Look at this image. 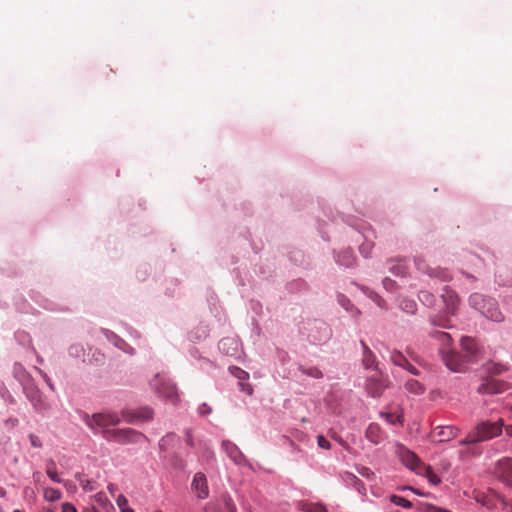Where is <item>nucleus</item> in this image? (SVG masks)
Segmentation results:
<instances>
[{"label":"nucleus","instance_id":"nucleus-1","mask_svg":"<svg viewBox=\"0 0 512 512\" xmlns=\"http://www.w3.org/2000/svg\"><path fill=\"white\" fill-rule=\"evenodd\" d=\"M504 427L503 419H498L495 422L486 420L480 421L468 434L459 442V445L476 444L480 442L489 441L502 434Z\"/></svg>","mask_w":512,"mask_h":512},{"label":"nucleus","instance_id":"nucleus-2","mask_svg":"<svg viewBox=\"0 0 512 512\" xmlns=\"http://www.w3.org/2000/svg\"><path fill=\"white\" fill-rule=\"evenodd\" d=\"M470 305L478 310L487 319L494 322H502L504 315L500 311L497 302L479 293H473L469 297Z\"/></svg>","mask_w":512,"mask_h":512},{"label":"nucleus","instance_id":"nucleus-3","mask_svg":"<svg viewBox=\"0 0 512 512\" xmlns=\"http://www.w3.org/2000/svg\"><path fill=\"white\" fill-rule=\"evenodd\" d=\"M104 436L107 440L121 444L137 443L140 439H146L145 435L131 428L107 430L104 432Z\"/></svg>","mask_w":512,"mask_h":512},{"label":"nucleus","instance_id":"nucleus-4","mask_svg":"<svg viewBox=\"0 0 512 512\" xmlns=\"http://www.w3.org/2000/svg\"><path fill=\"white\" fill-rule=\"evenodd\" d=\"M440 354L446 367L452 372H464L465 363L468 362L466 358L454 350H445L440 348Z\"/></svg>","mask_w":512,"mask_h":512},{"label":"nucleus","instance_id":"nucleus-5","mask_svg":"<svg viewBox=\"0 0 512 512\" xmlns=\"http://www.w3.org/2000/svg\"><path fill=\"white\" fill-rule=\"evenodd\" d=\"M85 421L93 429L95 426L108 427L117 425L121 422V418L116 413L101 412L93 414L91 418L87 415Z\"/></svg>","mask_w":512,"mask_h":512},{"label":"nucleus","instance_id":"nucleus-6","mask_svg":"<svg viewBox=\"0 0 512 512\" xmlns=\"http://www.w3.org/2000/svg\"><path fill=\"white\" fill-rule=\"evenodd\" d=\"M387 386V379L384 378L383 375L378 371H375L374 374L367 379L366 383V389L368 393L373 397L380 396L387 388Z\"/></svg>","mask_w":512,"mask_h":512},{"label":"nucleus","instance_id":"nucleus-7","mask_svg":"<svg viewBox=\"0 0 512 512\" xmlns=\"http://www.w3.org/2000/svg\"><path fill=\"white\" fill-rule=\"evenodd\" d=\"M122 417L126 422L134 423L137 421L145 422L153 418V411L149 407H142L135 410H123Z\"/></svg>","mask_w":512,"mask_h":512},{"label":"nucleus","instance_id":"nucleus-8","mask_svg":"<svg viewBox=\"0 0 512 512\" xmlns=\"http://www.w3.org/2000/svg\"><path fill=\"white\" fill-rule=\"evenodd\" d=\"M159 381H160L159 384H156V383L154 384L156 386V389H157V392L159 393V395L161 397L167 399L168 401H170L173 404L177 403L178 392H177L176 386L170 381H166V380H159Z\"/></svg>","mask_w":512,"mask_h":512},{"label":"nucleus","instance_id":"nucleus-9","mask_svg":"<svg viewBox=\"0 0 512 512\" xmlns=\"http://www.w3.org/2000/svg\"><path fill=\"white\" fill-rule=\"evenodd\" d=\"M442 300L445 305V311L447 314L454 315L457 311L459 298L458 295L448 287L443 289V293L441 295Z\"/></svg>","mask_w":512,"mask_h":512},{"label":"nucleus","instance_id":"nucleus-10","mask_svg":"<svg viewBox=\"0 0 512 512\" xmlns=\"http://www.w3.org/2000/svg\"><path fill=\"white\" fill-rule=\"evenodd\" d=\"M459 433V429L454 426H438L432 432V438L438 442H445L453 439Z\"/></svg>","mask_w":512,"mask_h":512},{"label":"nucleus","instance_id":"nucleus-11","mask_svg":"<svg viewBox=\"0 0 512 512\" xmlns=\"http://www.w3.org/2000/svg\"><path fill=\"white\" fill-rule=\"evenodd\" d=\"M505 389V383L493 378L486 379L477 389L480 394H497Z\"/></svg>","mask_w":512,"mask_h":512},{"label":"nucleus","instance_id":"nucleus-12","mask_svg":"<svg viewBox=\"0 0 512 512\" xmlns=\"http://www.w3.org/2000/svg\"><path fill=\"white\" fill-rule=\"evenodd\" d=\"M416 267L418 270L427 273L429 276L439 278L442 281H449L451 279V275L447 270L430 268L421 259L416 260Z\"/></svg>","mask_w":512,"mask_h":512},{"label":"nucleus","instance_id":"nucleus-13","mask_svg":"<svg viewBox=\"0 0 512 512\" xmlns=\"http://www.w3.org/2000/svg\"><path fill=\"white\" fill-rule=\"evenodd\" d=\"M495 474L505 480H511L512 479V458L505 457L500 459L495 467Z\"/></svg>","mask_w":512,"mask_h":512},{"label":"nucleus","instance_id":"nucleus-14","mask_svg":"<svg viewBox=\"0 0 512 512\" xmlns=\"http://www.w3.org/2000/svg\"><path fill=\"white\" fill-rule=\"evenodd\" d=\"M192 488L196 492L198 498L204 499L208 496L209 490L207 485V479L203 473H196L193 481Z\"/></svg>","mask_w":512,"mask_h":512},{"label":"nucleus","instance_id":"nucleus-15","mask_svg":"<svg viewBox=\"0 0 512 512\" xmlns=\"http://www.w3.org/2000/svg\"><path fill=\"white\" fill-rule=\"evenodd\" d=\"M222 448L228 457L236 464H242L245 461V457L240 449L231 441H223Z\"/></svg>","mask_w":512,"mask_h":512},{"label":"nucleus","instance_id":"nucleus-16","mask_svg":"<svg viewBox=\"0 0 512 512\" xmlns=\"http://www.w3.org/2000/svg\"><path fill=\"white\" fill-rule=\"evenodd\" d=\"M402 461L411 470L415 471L418 474L422 473L421 468L424 466V464L414 453L410 451L404 452L402 455Z\"/></svg>","mask_w":512,"mask_h":512},{"label":"nucleus","instance_id":"nucleus-17","mask_svg":"<svg viewBox=\"0 0 512 512\" xmlns=\"http://www.w3.org/2000/svg\"><path fill=\"white\" fill-rule=\"evenodd\" d=\"M462 349L465 351L464 357L467 361H473L477 353V344L474 339L469 337H463L461 340Z\"/></svg>","mask_w":512,"mask_h":512},{"label":"nucleus","instance_id":"nucleus-18","mask_svg":"<svg viewBox=\"0 0 512 512\" xmlns=\"http://www.w3.org/2000/svg\"><path fill=\"white\" fill-rule=\"evenodd\" d=\"M366 438L373 444H379L384 439V434L380 426L376 423H371L365 432Z\"/></svg>","mask_w":512,"mask_h":512},{"label":"nucleus","instance_id":"nucleus-19","mask_svg":"<svg viewBox=\"0 0 512 512\" xmlns=\"http://www.w3.org/2000/svg\"><path fill=\"white\" fill-rule=\"evenodd\" d=\"M391 266L389 270L394 274L395 276H405L407 273L408 266L406 264V261L404 259H396L390 261Z\"/></svg>","mask_w":512,"mask_h":512},{"label":"nucleus","instance_id":"nucleus-20","mask_svg":"<svg viewBox=\"0 0 512 512\" xmlns=\"http://www.w3.org/2000/svg\"><path fill=\"white\" fill-rule=\"evenodd\" d=\"M361 345L363 347V358H362L363 365L366 369H371L375 365V355L369 349V347L366 345V343L364 341H361Z\"/></svg>","mask_w":512,"mask_h":512},{"label":"nucleus","instance_id":"nucleus-21","mask_svg":"<svg viewBox=\"0 0 512 512\" xmlns=\"http://www.w3.org/2000/svg\"><path fill=\"white\" fill-rule=\"evenodd\" d=\"M46 474L47 476L56 483H61L62 479L59 477L57 473L56 463L53 460H49L46 465Z\"/></svg>","mask_w":512,"mask_h":512},{"label":"nucleus","instance_id":"nucleus-22","mask_svg":"<svg viewBox=\"0 0 512 512\" xmlns=\"http://www.w3.org/2000/svg\"><path fill=\"white\" fill-rule=\"evenodd\" d=\"M405 388L410 393L420 395L424 392V386L417 380L410 379L406 382Z\"/></svg>","mask_w":512,"mask_h":512},{"label":"nucleus","instance_id":"nucleus-23","mask_svg":"<svg viewBox=\"0 0 512 512\" xmlns=\"http://www.w3.org/2000/svg\"><path fill=\"white\" fill-rule=\"evenodd\" d=\"M299 508L304 512H327L324 506L316 503L300 502Z\"/></svg>","mask_w":512,"mask_h":512},{"label":"nucleus","instance_id":"nucleus-24","mask_svg":"<svg viewBox=\"0 0 512 512\" xmlns=\"http://www.w3.org/2000/svg\"><path fill=\"white\" fill-rule=\"evenodd\" d=\"M421 471L422 473L420 475H424L432 485H438L441 482L440 478L434 473L430 466L424 465Z\"/></svg>","mask_w":512,"mask_h":512},{"label":"nucleus","instance_id":"nucleus-25","mask_svg":"<svg viewBox=\"0 0 512 512\" xmlns=\"http://www.w3.org/2000/svg\"><path fill=\"white\" fill-rule=\"evenodd\" d=\"M390 359L393 362V364L402 368L406 367V364H408V360L405 358V356L401 352L396 350L390 353Z\"/></svg>","mask_w":512,"mask_h":512},{"label":"nucleus","instance_id":"nucleus-26","mask_svg":"<svg viewBox=\"0 0 512 512\" xmlns=\"http://www.w3.org/2000/svg\"><path fill=\"white\" fill-rule=\"evenodd\" d=\"M507 370V367L501 363H489L486 366V371L490 375H500Z\"/></svg>","mask_w":512,"mask_h":512},{"label":"nucleus","instance_id":"nucleus-27","mask_svg":"<svg viewBox=\"0 0 512 512\" xmlns=\"http://www.w3.org/2000/svg\"><path fill=\"white\" fill-rule=\"evenodd\" d=\"M299 370L302 372V374L312 377L315 379L322 378L323 374L317 367H303L301 366Z\"/></svg>","mask_w":512,"mask_h":512},{"label":"nucleus","instance_id":"nucleus-28","mask_svg":"<svg viewBox=\"0 0 512 512\" xmlns=\"http://www.w3.org/2000/svg\"><path fill=\"white\" fill-rule=\"evenodd\" d=\"M418 298L424 305L429 307L435 303V296L429 291H420Z\"/></svg>","mask_w":512,"mask_h":512},{"label":"nucleus","instance_id":"nucleus-29","mask_svg":"<svg viewBox=\"0 0 512 512\" xmlns=\"http://www.w3.org/2000/svg\"><path fill=\"white\" fill-rule=\"evenodd\" d=\"M437 338H438V341L441 343V348H444L446 351L447 350H452L450 348V344L452 342V338L451 336L446 333V332H439L437 333Z\"/></svg>","mask_w":512,"mask_h":512},{"label":"nucleus","instance_id":"nucleus-30","mask_svg":"<svg viewBox=\"0 0 512 512\" xmlns=\"http://www.w3.org/2000/svg\"><path fill=\"white\" fill-rule=\"evenodd\" d=\"M61 492L55 488H45L44 489V498L48 501L54 502L61 498Z\"/></svg>","mask_w":512,"mask_h":512},{"label":"nucleus","instance_id":"nucleus-31","mask_svg":"<svg viewBox=\"0 0 512 512\" xmlns=\"http://www.w3.org/2000/svg\"><path fill=\"white\" fill-rule=\"evenodd\" d=\"M381 416L385 418V420L391 425H402L403 424V416L396 415L393 413H381Z\"/></svg>","mask_w":512,"mask_h":512},{"label":"nucleus","instance_id":"nucleus-32","mask_svg":"<svg viewBox=\"0 0 512 512\" xmlns=\"http://www.w3.org/2000/svg\"><path fill=\"white\" fill-rule=\"evenodd\" d=\"M416 303L415 301L413 300H409V299H404L400 302V307L403 311L407 312V313H415L416 311Z\"/></svg>","mask_w":512,"mask_h":512},{"label":"nucleus","instance_id":"nucleus-33","mask_svg":"<svg viewBox=\"0 0 512 512\" xmlns=\"http://www.w3.org/2000/svg\"><path fill=\"white\" fill-rule=\"evenodd\" d=\"M391 501L397 505V506H401V507H404V508H411L412 507V503L405 499L404 497H401V496H398V495H392L391 496Z\"/></svg>","mask_w":512,"mask_h":512},{"label":"nucleus","instance_id":"nucleus-34","mask_svg":"<svg viewBox=\"0 0 512 512\" xmlns=\"http://www.w3.org/2000/svg\"><path fill=\"white\" fill-rule=\"evenodd\" d=\"M418 510L420 512H450L445 509L437 508L429 503H420L418 505Z\"/></svg>","mask_w":512,"mask_h":512},{"label":"nucleus","instance_id":"nucleus-35","mask_svg":"<svg viewBox=\"0 0 512 512\" xmlns=\"http://www.w3.org/2000/svg\"><path fill=\"white\" fill-rule=\"evenodd\" d=\"M432 323L435 325V326H439V327H442V328H448L450 327V324H449V319L447 318H443L442 316H436L432 319Z\"/></svg>","mask_w":512,"mask_h":512},{"label":"nucleus","instance_id":"nucleus-36","mask_svg":"<svg viewBox=\"0 0 512 512\" xmlns=\"http://www.w3.org/2000/svg\"><path fill=\"white\" fill-rule=\"evenodd\" d=\"M30 444L34 448H41L42 447V441L37 435L30 434L29 435Z\"/></svg>","mask_w":512,"mask_h":512},{"label":"nucleus","instance_id":"nucleus-37","mask_svg":"<svg viewBox=\"0 0 512 512\" xmlns=\"http://www.w3.org/2000/svg\"><path fill=\"white\" fill-rule=\"evenodd\" d=\"M317 443L322 449H330V442L323 435L317 437Z\"/></svg>","mask_w":512,"mask_h":512},{"label":"nucleus","instance_id":"nucleus-38","mask_svg":"<svg viewBox=\"0 0 512 512\" xmlns=\"http://www.w3.org/2000/svg\"><path fill=\"white\" fill-rule=\"evenodd\" d=\"M32 404L33 406L38 409V410H41V409H45L46 408V405L45 403L41 400V397L38 396L37 398L35 399H32Z\"/></svg>","mask_w":512,"mask_h":512},{"label":"nucleus","instance_id":"nucleus-39","mask_svg":"<svg viewBox=\"0 0 512 512\" xmlns=\"http://www.w3.org/2000/svg\"><path fill=\"white\" fill-rule=\"evenodd\" d=\"M116 502L120 509L126 508L128 504L127 498L122 494L117 497Z\"/></svg>","mask_w":512,"mask_h":512},{"label":"nucleus","instance_id":"nucleus-40","mask_svg":"<svg viewBox=\"0 0 512 512\" xmlns=\"http://www.w3.org/2000/svg\"><path fill=\"white\" fill-rule=\"evenodd\" d=\"M62 512H77V509L73 504L66 502L62 505Z\"/></svg>","mask_w":512,"mask_h":512},{"label":"nucleus","instance_id":"nucleus-41","mask_svg":"<svg viewBox=\"0 0 512 512\" xmlns=\"http://www.w3.org/2000/svg\"><path fill=\"white\" fill-rule=\"evenodd\" d=\"M383 285L387 290H392L395 285V282L389 278H385L383 280Z\"/></svg>","mask_w":512,"mask_h":512},{"label":"nucleus","instance_id":"nucleus-42","mask_svg":"<svg viewBox=\"0 0 512 512\" xmlns=\"http://www.w3.org/2000/svg\"><path fill=\"white\" fill-rule=\"evenodd\" d=\"M403 368L406 369L407 371H409L413 375H419L418 370L409 362H408V364H406V367H403Z\"/></svg>","mask_w":512,"mask_h":512},{"label":"nucleus","instance_id":"nucleus-43","mask_svg":"<svg viewBox=\"0 0 512 512\" xmlns=\"http://www.w3.org/2000/svg\"><path fill=\"white\" fill-rule=\"evenodd\" d=\"M199 412L201 414H207V413H210L211 412V409L206 405V404H203L200 409H199Z\"/></svg>","mask_w":512,"mask_h":512},{"label":"nucleus","instance_id":"nucleus-44","mask_svg":"<svg viewBox=\"0 0 512 512\" xmlns=\"http://www.w3.org/2000/svg\"><path fill=\"white\" fill-rule=\"evenodd\" d=\"M237 370H238L237 377L239 379H246L248 377V374L245 371H243L241 369H237Z\"/></svg>","mask_w":512,"mask_h":512},{"label":"nucleus","instance_id":"nucleus-45","mask_svg":"<svg viewBox=\"0 0 512 512\" xmlns=\"http://www.w3.org/2000/svg\"><path fill=\"white\" fill-rule=\"evenodd\" d=\"M506 434L512 437V425H508L505 427Z\"/></svg>","mask_w":512,"mask_h":512},{"label":"nucleus","instance_id":"nucleus-46","mask_svg":"<svg viewBox=\"0 0 512 512\" xmlns=\"http://www.w3.org/2000/svg\"><path fill=\"white\" fill-rule=\"evenodd\" d=\"M230 342L232 343V342H233V340H231V339H223V340L220 342V347H223V346L227 345V344H228V343H230Z\"/></svg>","mask_w":512,"mask_h":512},{"label":"nucleus","instance_id":"nucleus-47","mask_svg":"<svg viewBox=\"0 0 512 512\" xmlns=\"http://www.w3.org/2000/svg\"><path fill=\"white\" fill-rule=\"evenodd\" d=\"M375 301L377 302L378 306H383V300L379 296L376 297Z\"/></svg>","mask_w":512,"mask_h":512},{"label":"nucleus","instance_id":"nucleus-48","mask_svg":"<svg viewBox=\"0 0 512 512\" xmlns=\"http://www.w3.org/2000/svg\"><path fill=\"white\" fill-rule=\"evenodd\" d=\"M89 485H90V482H89V481H87V483L83 485V488H84L85 490H92L93 488H92V487H90Z\"/></svg>","mask_w":512,"mask_h":512},{"label":"nucleus","instance_id":"nucleus-49","mask_svg":"<svg viewBox=\"0 0 512 512\" xmlns=\"http://www.w3.org/2000/svg\"><path fill=\"white\" fill-rule=\"evenodd\" d=\"M341 263H342L343 265H345V266H350V265H352L353 261L349 259V260H347V261H343V262H341Z\"/></svg>","mask_w":512,"mask_h":512},{"label":"nucleus","instance_id":"nucleus-50","mask_svg":"<svg viewBox=\"0 0 512 512\" xmlns=\"http://www.w3.org/2000/svg\"><path fill=\"white\" fill-rule=\"evenodd\" d=\"M121 512H134V510L129 507H126V508L121 509Z\"/></svg>","mask_w":512,"mask_h":512},{"label":"nucleus","instance_id":"nucleus-51","mask_svg":"<svg viewBox=\"0 0 512 512\" xmlns=\"http://www.w3.org/2000/svg\"><path fill=\"white\" fill-rule=\"evenodd\" d=\"M5 494H6V491L2 487H0V497H4Z\"/></svg>","mask_w":512,"mask_h":512},{"label":"nucleus","instance_id":"nucleus-52","mask_svg":"<svg viewBox=\"0 0 512 512\" xmlns=\"http://www.w3.org/2000/svg\"><path fill=\"white\" fill-rule=\"evenodd\" d=\"M363 470L365 471V473L363 472L362 475L368 476L369 475V469L364 468Z\"/></svg>","mask_w":512,"mask_h":512},{"label":"nucleus","instance_id":"nucleus-53","mask_svg":"<svg viewBox=\"0 0 512 512\" xmlns=\"http://www.w3.org/2000/svg\"><path fill=\"white\" fill-rule=\"evenodd\" d=\"M33 476H34V478H35V479H39V477H40V473H39V472H36V473H34V475H33Z\"/></svg>","mask_w":512,"mask_h":512},{"label":"nucleus","instance_id":"nucleus-54","mask_svg":"<svg viewBox=\"0 0 512 512\" xmlns=\"http://www.w3.org/2000/svg\"><path fill=\"white\" fill-rule=\"evenodd\" d=\"M410 489L413 490L418 495H423L419 490H416V489H413V488H410Z\"/></svg>","mask_w":512,"mask_h":512},{"label":"nucleus","instance_id":"nucleus-55","mask_svg":"<svg viewBox=\"0 0 512 512\" xmlns=\"http://www.w3.org/2000/svg\"><path fill=\"white\" fill-rule=\"evenodd\" d=\"M46 381H47L48 385L50 386V388H51V389H53V385H52V383L50 382V380H49V379H47Z\"/></svg>","mask_w":512,"mask_h":512},{"label":"nucleus","instance_id":"nucleus-56","mask_svg":"<svg viewBox=\"0 0 512 512\" xmlns=\"http://www.w3.org/2000/svg\"><path fill=\"white\" fill-rule=\"evenodd\" d=\"M103 497V494L99 493L97 494V498H102Z\"/></svg>","mask_w":512,"mask_h":512},{"label":"nucleus","instance_id":"nucleus-57","mask_svg":"<svg viewBox=\"0 0 512 512\" xmlns=\"http://www.w3.org/2000/svg\"><path fill=\"white\" fill-rule=\"evenodd\" d=\"M392 512H400V511H398V510H395V511H392Z\"/></svg>","mask_w":512,"mask_h":512},{"label":"nucleus","instance_id":"nucleus-58","mask_svg":"<svg viewBox=\"0 0 512 512\" xmlns=\"http://www.w3.org/2000/svg\"><path fill=\"white\" fill-rule=\"evenodd\" d=\"M157 512H162V511H157Z\"/></svg>","mask_w":512,"mask_h":512}]
</instances>
